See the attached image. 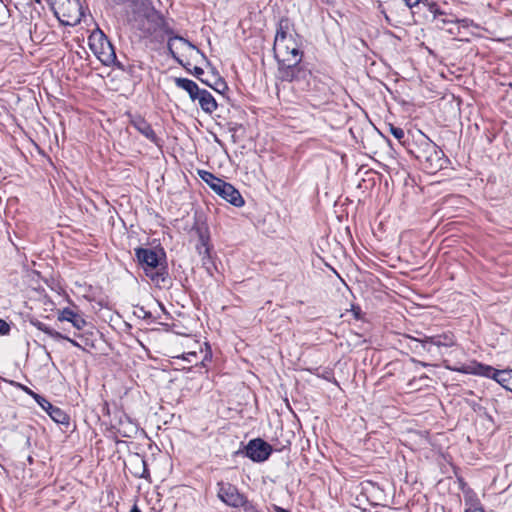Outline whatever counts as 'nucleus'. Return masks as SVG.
I'll use <instances>...</instances> for the list:
<instances>
[{
  "label": "nucleus",
  "instance_id": "1",
  "mask_svg": "<svg viewBox=\"0 0 512 512\" xmlns=\"http://www.w3.org/2000/svg\"><path fill=\"white\" fill-rule=\"evenodd\" d=\"M281 80L292 82L298 89L308 92L311 100L315 101L314 105L327 103L331 99L332 79L320 72L313 73L308 67L287 66L281 69Z\"/></svg>",
  "mask_w": 512,
  "mask_h": 512
},
{
  "label": "nucleus",
  "instance_id": "2",
  "mask_svg": "<svg viewBox=\"0 0 512 512\" xmlns=\"http://www.w3.org/2000/svg\"><path fill=\"white\" fill-rule=\"evenodd\" d=\"M407 152L413 156L428 174H435L445 168L449 159L444 152L426 135L420 133L408 143Z\"/></svg>",
  "mask_w": 512,
  "mask_h": 512
},
{
  "label": "nucleus",
  "instance_id": "3",
  "mask_svg": "<svg viewBox=\"0 0 512 512\" xmlns=\"http://www.w3.org/2000/svg\"><path fill=\"white\" fill-rule=\"evenodd\" d=\"M134 250L138 265L154 285L161 287L169 282L166 253L163 248L154 250L137 247Z\"/></svg>",
  "mask_w": 512,
  "mask_h": 512
},
{
  "label": "nucleus",
  "instance_id": "4",
  "mask_svg": "<svg viewBox=\"0 0 512 512\" xmlns=\"http://www.w3.org/2000/svg\"><path fill=\"white\" fill-rule=\"evenodd\" d=\"M198 175L217 195L235 207H242L245 203L240 192L230 183L218 178L206 170H198Z\"/></svg>",
  "mask_w": 512,
  "mask_h": 512
},
{
  "label": "nucleus",
  "instance_id": "5",
  "mask_svg": "<svg viewBox=\"0 0 512 512\" xmlns=\"http://www.w3.org/2000/svg\"><path fill=\"white\" fill-rule=\"evenodd\" d=\"M56 18L66 26L79 24L84 16L79 0H46Z\"/></svg>",
  "mask_w": 512,
  "mask_h": 512
},
{
  "label": "nucleus",
  "instance_id": "6",
  "mask_svg": "<svg viewBox=\"0 0 512 512\" xmlns=\"http://www.w3.org/2000/svg\"><path fill=\"white\" fill-rule=\"evenodd\" d=\"M273 452L272 446L261 438L251 439L243 449L234 452V456L243 455L251 461L261 463L271 456Z\"/></svg>",
  "mask_w": 512,
  "mask_h": 512
},
{
  "label": "nucleus",
  "instance_id": "7",
  "mask_svg": "<svg viewBox=\"0 0 512 512\" xmlns=\"http://www.w3.org/2000/svg\"><path fill=\"white\" fill-rule=\"evenodd\" d=\"M405 338L414 342L415 348L417 349L419 346L423 348L427 352H431L432 346L436 347H452L456 343V339L453 333L444 332L442 334H437L433 336H424L421 339L405 335Z\"/></svg>",
  "mask_w": 512,
  "mask_h": 512
},
{
  "label": "nucleus",
  "instance_id": "8",
  "mask_svg": "<svg viewBox=\"0 0 512 512\" xmlns=\"http://www.w3.org/2000/svg\"><path fill=\"white\" fill-rule=\"evenodd\" d=\"M280 54L283 55V58H279L278 52H275V58L278 62V72H279V78L281 79V69L287 67V66H294L295 63H297L296 66L299 67H307L305 63H302V56L303 52L299 49V47L294 45H289L288 43L283 44L282 47H277Z\"/></svg>",
  "mask_w": 512,
  "mask_h": 512
},
{
  "label": "nucleus",
  "instance_id": "9",
  "mask_svg": "<svg viewBox=\"0 0 512 512\" xmlns=\"http://www.w3.org/2000/svg\"><path fill=\"white\" fill-rule=\"evenodd\" d=\"M142 16L144 20H141L138 28L146 36H153L159 31V23L163 19V14L156 10V8L149 3L143 8Z\"/></svg>",
  "mask_w": 512,
  "mask_h": 512
},
{
  "label": "nucleus",
  "instance_id": "10",
  "mask_svg": "<svg viewBox=\"0 0 512 512\" xmlns=\"http://www.w3.org/2000/svg\"><path fill=\"white\" fill-rule=\"evenodd\" d=\"M217 488V496L224 504L232 508H240L245 495L235 485L220 481L217 483Z\"/></svg>",
  "mask_w": 512,
  "mask_h": 512
},
{
  "label": "nucleus",
  "instance_id": "11",
  "mask_svg": "<svg viewBox=\"0 0 512 512\" xmlns=\"http://www.w3.org/2000/svg\"><path fill=\"white\" fill-rule=\"evenodd\" d=\"M36 403L50 416V418L57 424L66 427L70 424L69 415L61 408L54 406L44 396H38Z\"/></svg>",
  "mask_w": 512,
  "mask_h": 512
},
{
  "label": "nucleus",
  "instance_id": "12",
  "mask_svg": "<svg viewBox=\"0 0 512 512\" xmlns=\"http://www.w3.org/2000/svg\"><path fill=\"white\" fill-rule=\"evenodd\" d=\"M293 28V23L288 17H281L277 24L273 50L276 52L277 47H282L283 44L292 41V34H290Z\"/></svg>",
  "mask_w": 512,
  "mask_h": 512
},
{
  "label": "nucleus",
  "instance_id": "13",
  "mask_svg": "<svg viewBox=\"0 0 512 512\" xmlns=\"http://www.w3.org/2000/svg\"><path fill=\"white\" fill-rule=\"evenodd\" d=\"M106 45L108 52L105 51H97L94 50V53L98 55V59L104 64V65H114L117 69L123 71L126 73L127 65H124L122 62H120L117 59V56L114 51V47L111 44V42L108 39H104V42L102 43V46Z\"/></svg>",
  "mask_w": 512,
  "mask_h": 512
},
{
  "label": "nucleus",
  "instance_id": "14",
  "mask_svg": "<svg viewBox=\"0 0 512 512\" xmlns=\"http://www.w3.org/2000/svg\"><path fill=\"white\" fill-rule=\"evenodd\" d=\"M130 124L144 137H146L151 142L157 144L158 137L154 132L150 123L141 115H131L130 116Z\"/></svg>",
  "mask_w": 512,
  "mask_h": 512
},
{
  "label": "nucleus",
  "instance_id": "15",
  "mask_svg": "<svg viewBox=\"0 0 512 512\" xmlns=\"http://www.w3.org/2000/svg\"><path fill=\"white\" fill-rule=\"evenodd\" d=\"M57 319L61 322H70L77 330H82L87 325V322L83 316L68 307L59 311Z\"/></svg>",
  "mask_w": 512,
  "mask_h": 512
},
{
  "label": "nucleus",
  "instance_id": "16",
  "mask_svg": "<svg viewBox=\"0 0 512 512\" xmlns=\"http://www.w3.org/2000/svg\"><path fill=\"white\" fill-rule=\"evenodd\" d=\"M471 373L474 375L493 379L499 384L500 377L503 374V370H498L490 365H486L483 363H476L473 369L471 370Z\"/></svg>",
  "mask_w": 512,
  "mask_h": 512
},
{
  "label": "nucleus",
  "instance_id": "17",
  "mask_svg": "<svg viewBox=\"0 0 512 512\" xmlns=\"http://www.w3.org/2000/svg\"><path fill=\"white\" fill-rule=\"evenodd\" d=\"M196 100H198L201 109L207 114H212L218 107L214 96L206 89L200 90Z\"/></svg>",
  "mask_w": 512,
  "mask_h": 512
},
{
  "label": "nucleus",
  "instance_id": "18",
  "mask_svg": "<svg viewBox=\"0 0 512 512\" xmlns=\"http://www.w3.org/2000/svg\"><path fill=\"white\" fill-rule=\"evenodd\" d=\"M175 84L178 88L185 90L192 101H196V96L201 90L196 82L188 78H175Z\"/></svg>",
  "mask_w": 512,
  "mask_h": 512
},
{
  "label": "nucleus",
  "instance_id": "19",
  "mask_svg": "<svg viewBox=\"0 0 512 512\" xmlns=\"http://www.w3.org/2000/svg\"><path fill=\"white\" fill-rule=\"evenodd\" d=\"M405 4L409 8H413L414 6L422 5L430 14H433L434 17H438L439 15H443L444 13L439 8L438 4L434 1L430 0H404Z\"/></svg>",
  "mask_w": 512,
  "mask_h": 512
},
{
  "label": "nucleus",
  "instance_id": "20",
  "mask_svg": "<svg viewBox=\"0 0 512 512\" xmlns=\"http://www.w3.org/2000/svg\"><path fill=\"white\" fill-rule=\"evenodd\" d=\"M173 40H179V41H182L183 43H185L188 47H190L191 49H196L198 52H200L199 49H197V47L192 43L190 42L188 39L182 37V36H173V37H169L168 39V42H167V49H168V52L170 54V56L173 58L174 61H176L178 64H180L181 66H183L184 68H186V64L182 61V59L174 52L173 48H172V41Z\"/></svg>",
  "mask_w": 512,
  "mask_h": 512
},
{
  "label": "nucleus",
  "instance_id": "21",
  "mask_svg": "<svg viewBox=\"0 0 512 512\" xmlns=\"http://www.w3.org/2000/svg\"><path fill=\"white\" fill-rule=\"evenodd\" d=\"M145 69V64L140 60H132L126 69V73L132 78L140 81L142 79V71Z\"/></svg>",
  "mask_w": 512,
  "mask_h": 512
},
{
  "label": "nucleus",
  "instance_id": "22",
  "mask_svg": "<svg viewBox=\"0 0 512 512\" xmlns=\"http://www.w3.org/2000/svg\"><path fill=\"white\" fill-rule=\"evenodd\" d=\"M31 324L34 327H36L38 330L44 332L49 337L53 338L54 340H61V338H63L62 333L52 329L50 326L46 325L45 323H43L37 319L31 320Z\"/></svg>",
  "mask_w": 512,
  "mask_h": 512
},
{
  "label": "nucleus",
  "instance_id": "23",
  "mask_svg": "<svg viewBox=\"0 0 512 512\" xmlns=\"http://www.w3.org/2000/svg\"><path fill=\"white\" fill-rule=\"evenodd\" d=\"M390 133L399 141L400 144L407 148L409 141L408 137L405 134V131L401 127L394 126L392 124L389 125Z\"/></svg>",
  "mask_w": 512,
  "mask_h": 512
},
{
  "label": "nucleus",
  "instance_id": "24",
  "mask_svg": "<svg viewBox=\"0 0 512 512\" xmlns=\"http://www.w3.org/2000/svg\"><path fill=\"white\" fill-rule=\"evenodd\" d=\"M193 231L196 232L198 236V242L197 243H209L210 242V233L209 229L206 225H195L192 228Z\"/></svg>",
  "mask_w": 512,
  "mask_h": 512
},
{
  "label": "nucleus",
  "instance_id": "25",
  "mask_svg": "<svg viewBox=\"0 0 512 512\" xmlns=\"http://www.w3.org/2000/svg\"><path fill=\"white\" fill-rule=\"evenodd\" d=\"M135 461L141 466V472L135 471L134 475L139 478L147 479L150 476L149 469L147 467V463L144 457H140L138 454L135 457Z\"/></svg>",
  "mask_w": 512,
  "mask_h": 512
},
{
  "label": "nucleus",
  "instance_id": "26",
  "mask_svg": "<svg viewBox=\"0 0 512 512\" xmlns=\"http://www.w3.org/2000/svg\"><path fill=\"white\" fill-rule=\"evenodd\" d=\"M499 384L507 391L512 392V369H504Z\"/></svg>",
  "mask_w": 512,
  "mask_h": 512
},
{
  "label": "nucleus",
  "instance_id": "27",
  "mask_svg": "<svg viewBox=\"0 0 512 512\" xmlns=\"http://www.w3.org/2000/svg\"><path fill=\"white\" fill-rule=\"evenodd\" d=\"M444 14L443 15H439L438 17H434L433 14L432 15V18L433 20H437V27L440 28V29H444L445 25L446 24H451V23H455L456 22V18L454 17H451V18H448L447 17V14L442 11Z\"/></svg>",
  "mask_w": 512,
  "mask_h": 512
},
{
  "label": "nucleus",
  "instance_id": "28",
  "mask_svg": "<svg viewBox=\"0 0 512 512\" xmlns=\"http://www.w3.org/2000/svg\"><path fill=\"white\" fill-rule=\"evenodd\" d=\"M133 314L140 319L154 321L152 313L147 311L143 306H136Z\"/></svg>",
  "mask_w": 512,
  "mask_h": 512
},
{
  "label": "nucleus",
  "instance_id": "29",
  "mask_svg": "<svg viewBox=\"0 0 512 512\" xmlns=\"http://www.w3.org/2000/svg\"><path fill=\"white\" fill-rule=\"evenodd\" d=\"M240 508H243L244 512H261L258 506L253 501L248 500L246 496H244Z\"/></svg>",
  "mask_w": 512,
  "mask_h": 512
},
{
  "label": "nucleus",
  "instance_id": "30",
  "mask_svg": "<svg viewBox=\"0 0 512 512\" xmlns=\"http://www.w3.org/2000/svg\"><path fill=\"white\" fill-rule=\"evenodd\" d=\"M202 266L206 270L207 274L210 276H213L214 271L217 270L213 257H211L210 259L207 258L206 260H203Z\"/></svg>",
  "mask_w": 512,
  "mask_h": 512
},
{
  "label": "nucleus",
  "instance_id": "31",
  "mask_svg": "<svg viewBox=\"0 0 512 512\" xmlns=\"http://www.w3.org/2000/svg\"><path fill=\"white\" fill-rule=\"evenodd\" d=\"M216 92L223 94L224 91L228 90V85L223 78H218L211 86Z\"/></svg>",
  "mask_w": 512,
  "mask_h": 512
},
{
  "label": "nucleus",
  "instance_id": "32",
  "mask_svg": "<svg viewBox=\"0 0 512 512\" xmlns=\"http://www.w3.org/2000/svg\"><path fill=\"white\" fill-rule=\"evenodd\" d=\"M16 387H18L19 389H21L23 392H25L27 395H29L30 397H32L35 401H37L38 399V396H40V394L34 392L33 390H31L29 387L21 384V383H16Z\"/></svg>",
  "mask_w": 512,
  "mask_h": 512
},
{
  "label": "nucleus",
  "instance_id": "33",
  "mask_svg": "<svg viewBox=\"0 0 512 512\" xmlns=\"http://www.w3.org/2000/svg\"><path fill=\"white\" fill-rule=\"evenodd\" d=\"M10 330V324L6 322L4 319L0 318V335H8L10 333Z\"/></svg>",
  "mask_w": 512,
  "mask_h": 512
},
{
  "label": "nucleus",
  "instance_id": "34",
  "mask_svg": "<svg viewBox=\"0 0 512 512\" xmlns=\"http://www.w3.org/2000/svg\"><path fill=\"white\" fill-rule=\"evenodd\" d=\"M104 39H107V37L102 32H100V47H99V50H98V48L96 47L95 44L90 43L91 49L93 51L96 49L98 52L99 51L108 52V49H107L106 45L104 44V46H102V43L104 42Z\"/></svg>",
  "mask_w": 512,
  "mask_h": 512
},
{
  "label": "nucleus",
  "instance_id": "35",
  "mask_svg": "<svg viewBox=\"0 0 512 512\" xmlns=\"http://www.w3.org/2000/svg\"><path fill=\"white\" fill-rule=\"evenodd\" d=\"M189 73L194 75L198 80L201 79V76L204 74V70L201 67L195 66L192 70L187 66L185 68Z\"/></svg>",
  "mask_w": 512,
  "mask_h": 512
},
{
  "label": "nucleus",
  "instance_id": "36",
  "mask_svg": "<svg viewBox=\"0 0 512 512\" xmlns=\"http://www.w3.org/2000/svg\"><path fill=\"white\" fill-rule=\"evenodd\" d=\"M211 251H212V246L209 248H205L202 253H198L199 256L201 257V262L203 260H206L207 258L210 259L212 257Z\"/></svg>",
  "mask_w": 512,
  "mask_h": 512
},
{
  "label": "nucleus",
  "instance_id": "37",
  "mask_svg": "<svg viewBox=\"0 0 512 512\" xmlns=\"http://www.w3.org/2000/svg\"><path fill=\"white\" fill-rule=\"evenodd\" d=\"M455 23H459L462 27H469L470 25H473V20L471 19H468V18H463V19H457L456 18V22Z\"/></svg>",
  "mask_w": 512,
  "mask_h": 512
},
{
  "label": "nucleus",
  "instance_id": "38",
  "mask_svg": "<svg viewBox=\"0 0 512 512\" xmlns=\"http://www.w3.org/2000/svg\"><path fill=\"white\" fill-rule=\"evenodd\" d=\"M61 340H66L69 343H71L74 347L84 349L83 346L78 341H76L75 339H72L66 335H63V338H61Z\"/></svg>",
  "mask_w": 512,
  "mask_h": 512
},
{
  "label": "nucleus",
  "instance_id": "39",
  "mask_svg": "<svg viewBox=\"0 0 512 512\" xmlns=\"http://www.w3.org/2000/svg\"><path fill=\"white\" fill-rule=\"evenodd\" d=\"M209 247H211L209 243H197L195 246L197 253H202L205 248Z\"/></svg>",
  "mask_w": 512,
  "mask_h": 512
},
{
  "label": "nucleus",
  "instance_id": "40",
  "mask_svg": "<svg viewBox=\"0 0 512 512\" xmlns=\"http://www.w3.org/2000/svg\"><path fill=\"white\" fill-rule=\"evenodd\" d=\"M170 25L168 24V22L166 21L165 17H163V19L161 20V22L159 23V30L161 31H166L167 29H169Z\"/></svg>",
  "mask_w": 512,
  "mask_h": 512
},
{
  "label": "nucleus",
  "instance_id": "41",
  "mask_svg": "<svg viewBox=\"0 0 512 512\" xmlns=\"http://www.w3.org/2000/svg\"><path fill=\"white\" fill-rule=\"evenodd\" d=\"M211 358H212V354H211V351L209 350V351H207V352L205 353V356H204V358H203V359H202V361H201V365L205 366V363H206L207 361H211Z\"/></svg>",
  "mask_w": 512,
  "mask_h": 512
},
{
  "label": "nucleus",
  "instance_id": "42",
  "mask_svg": "<svg viewBox=\"0 0 512 512\" xmlns=\"http://www.w3.org/2000/svg\"><path fill=\"white\" fill-rule=\"evenodd\" d=\"M191 357H196L195 352L187 353L186 355H183L182 358L187 361H191Z\"/></svg>",
  "mask_w": 512,
  "mask_h": 512
},
{
  "label": "nucleus",
  "instance_id": "43",
  "mask_svg": "<svg viewBox=\"0 0 512 512\" xmlns=\"http://www.w3.org/2000/svg\"><path fill=\"white\" fill-rule=\"evenodd\" d=\"M273 509H274L275 512H291L290 510L285 509V508L280 507V506H277V505H274Z\"/></svg>",
  "mask_w": 512,
  "mask_h": 512
},
{
  "label": "nucleus",
  "instance_id": "44",
  "mask_svg": "<svg viewBox=\"0 0 512 512\" xmlns=\"http://www.w3.org/2000/svg\"><path fill=\"white\" fill-rule=\"evenodd\" d=\"M352 310H353V312H354L355 317H356L357 319H360V313H361V309H360V307H358V306H357V307H353V309H352Z\"/></svg>",
  "mask_w": 512,
  "mask_h": 512
},
{
  "label": "nucleus",
  "instance_id": "45",
  "mask_svg": "<svg viewBox=\"0 0 512 512\" xmlns=\"http://www.w3.org/2000/svg\"><path fill=\"white\" fill-rule=\"evenodd\" d=\"M164 33H165L166 35H168L169 37L176 36V35L174 34V30H173V28H171V27H169V29H167L166 31H164Z\"/></svg>",
  "mask_w": 512,
  "mask_h": 512
},
{
  "label": "nucleus",
  "instance_id": "46",
  "mask_svg": "<svg viewBox=\"0 0 512 512\" xmlns=\"http://www.w3.org/2000/svg\"><path fill=\"white\" fill-rule=\"evenodd\" d=\"M118 432L123 436V437H131L130 433H128L127 431H121V429L118 430Z\"/></svg>",
  "mask_w": 512,
  "mask_h": 512
},
{
  "label": "nucleus",
  "instance_id": "47",
  "mask_svg": "<svg viewBox=\"0 0 512 512\" xmlns=\"http://www.w3.org/2000/svg\"><path fill=\"white\" fill-rule=\"evenodd\" d=\"M199 81H201L203 84H205V85H207L209 87L212 86V83H210L207 79H203L202 77H201V79Z\"/></svg>",
  "mask_w": 512,
  "mask_h": 512
},
{
  "label": "nucleus",
  "instance_id": "48",
  "mask_svg": "<svg viewBox=\"0 0 512 512\" xmlns=\"http://www.w3.org/2000/svg\"><path fill=\"white\" fill-rule=\"evenodd\" d=\"M238 127H241V125L234 124V126H233V127H230V128H229V130H230V131H233V132H236V131H237V129H238Z\"/></svg>",
  "mask_w": 512,
  "mask_h": 512
},
{
  "label": "nucleus",
  "instance_id": "49",
  "mask_svg": "<svg viewBox=\"0 0 512 512\" xmlns=\"http://www.w3.org/2000/svg\"><path fill=\"white\" fill-rule=\"evenodd\" d=\"M130 512H142V511L138 508V506H137V505H134V506L131 508Z\"/></svg>",
  "mask_w": 512,
  "mask_h": 512
},
{
  "label": "nucleus",
  "instance_id": "50",
  "mask_svg": "<svg viewBox=\"0 0 512 512\" xmlns=\"http://www.w3.org/2000/svg\"><path fill=\"white\" fill-rule=\"evenodd\" d=\"M82 344H84L85 346H88L89 345V341L87 338L84 339V341H82ZM91 347H93V344H90Z\"/></svg>",
  "mask_w": 512,
  "mask_h": 512
},
{
  "label": "nucleus",
  "instance_id": "51",
  "mask_svg": "<svg viewBox=\"0 0 512 512\" xmlns=\"http://www.w3.org/2000/svg\"><path fill=\"white\" fill-rule=\"evenodd\" d=\"M82 344H84L85 346H88L89 345V341L87 338L84 339V341H82ZM91 347H93V344H90Z\"/></svg>",
  "mask_w": 512,
  "mask_h": 512
},
{
  "label": "nucleus",
  "instance_id": "52",
  "mask_svg": "<svg viewBox=\"0 0 512 512\" xmlns=\"http://www.w3.org/2000/svg\"><path fill=\"white\" fill-rule=\"evenodd\" d=\"M36 3H41L42 0H34Z\"/></svg>",
  "mask_w": 512,
  "mask_h": 512
},
{
  "label": "nucleus",
  "instance_id": "53",
  "mask_svg": "<svg viewBox=\"0 0 512 512\" xmlns=\"http://www.w3.org/2000/svg\"><path fill=\"white\" fill-rule=\"evenodd\" d=\"M511 88H512V84H510Z\"/></svg>",
  "mask_w": 512,
  "mask_h": 512
},
{
  "label": "nucleus",
  "instance_id": "54",
  "mask_svg": "<svg viewBox=\"0 0 512 512\" xmlns=\"http://www.w3.org/2000/svg\"><path fill=\"white\" fill-rule=\"evenodd\" d=\"M481 512H483V511H481Z\"/></svg>",
  "mask_w": 512,
  "mask_h": 512
}]
</instances>
